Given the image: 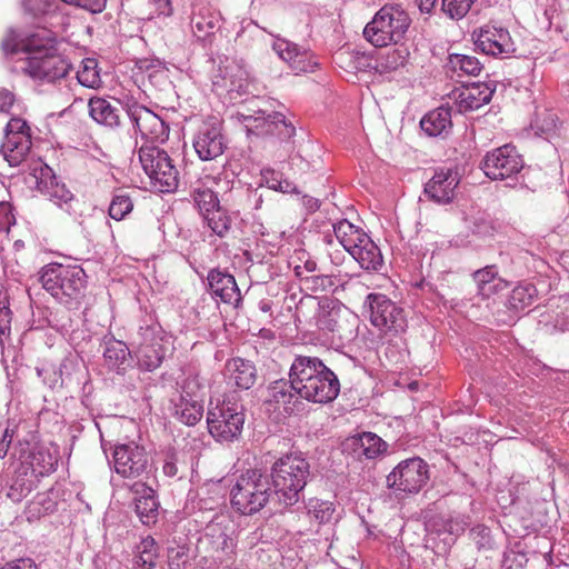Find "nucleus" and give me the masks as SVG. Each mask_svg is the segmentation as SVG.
<instances>
[{"mask_svg": "<svg viewBox=\"0 0 569 569\" xmlns=\"http://www.w3.org/2000/svg\"><path fill=\"white\" fill-rule=\"evenodd\" d=\"M290 378L298 395L308 401L328 403L340 391L337 376L319 358H296L290 368Z\"/></svg>", "mask_w": 569, "mask_h": 569, "instance_id": "obj_1", "label": "nucleus"}, {"mask_svg": "<svg viewBox=\"0 0 569 569\" xmlns=\"http://www.w3.org/2000/svg\"><path fill=\"white\" fill-rule=\"evenodd\" d=\"M310 477V465L300 455H286L271 468L273 492L286 506H292L300 499Z\"/></svg>", "mask_w": 569, "mask_h": 569, "instance_id": "obj_2", "label": "nucleus"}, {"mask_svg": "<svg viewBox=\"0 0 569 569\" xmlns=\"http://www.w3.org/2000/svg\"><path fill=\"white\" fill-rule=\"evenodd\" d=\"M40 281L46 291L63 302H79L87 288V274L77 264L49 263L41 269Z\"/></svg>", "mask_w": 569, "mask_h": 569, "instance_id": "obj_3", "label": "nucleus"}, {"mask_svg": "<svg viewBox=\"0 0 569 569\" xmlns=\"http://www.w3.org/2000/svg\"><path fill=\"white\" fill-rule=\"evenodd\" d=\"M366 303L370 310V322L383 335L382 339L392 337L387 340V343H391L396 349L386 352L400 353V347L405 345L401 335L407 329V317L403 309L381 293H369Z\"/></svg>", "mask_w": 569, "mask_h": 569, "instance_id": "obj_4", "label": "nucleus"}, {"mask_svg": "<svg viewBox=\"0 0 569 569\" xmlns=\"http://www.w3.org/2000/svg\"><path fill=\"white\" fill-rule=\"evenodd\" d=\"M272 492L269 477L258 469H249L231 488V505L242 515H253L266 507Z\"/></svg>", "mask_w": 569, "mask_h": 569, "instance_id": "obj_5", "label": "nucleus"}, {"mask_svg": "<svg viewBox=\"0 0 569 569\" xmlns=\"http://www.w3.org/2000/svg\"><path fill=\"white\" fill-rule=\"evenodd\" d=\"M409 14L400 7L383 6L363 29V37L375 47L397 44L410 26Z\"/></svg>", "mask_w": 569, "mask_h": 569, "instance_id": "obj_6", "label": "nucleus"}, {"mask_svg": "<svg viewBox=\"0 0 569 569\" xmlns=\"http://www.w3.org/2000/svg\"><path fill=\"white\" fill-rule=\"evenodd\" d=\"M139 160L151 186L160 192L174 191L179 184V171L169 154L154 144L139 149Z\"/></svg>", "mask_w": 569, "mask_h": 569, "instance_id": "obj_7", "label": "nucleus"}, {"mask_svg": "<svg viewBox=\"0 0 569 569\" xmlns=\"http://www.w3.org/2000/svg\"><path fill=\"white\" fill-rule=\"evenodd\" d=\"M46 37L50 40L48 49L34 50L30 57H27L22 71L33 80L52 82L66 77L71 66L58 53L53 33L48 30Z\"/></svg>", "mask_w": 569, "mask_h": 569, "instance_id": "obj_8", "label": "nucleus"}, {"mask_svg": "<svg viewBox=\"0 0 569 569\" xmlns=\"http://www.w3.org/2000/svg\"><path fill=\"white\" fill-rule=\"evenodd\" d=\"M207 423L210 435L220 442L236 439L243 428L244 413L242 405L231 399L209 409Z\"/></svg>", "mask_w": 569, "mask_h": 569, "instance_id": "obj_9", "label": "nucleus"}, {"mask_svg": "<svg viewBox=\"0 0 569 569\" xmlns=\"http://www.w3.org/2000/svg\"><path fill=\"white\" fill-rule=\"evenodd\" d=\"M242 124L249 136L277 137L280 140H288L295 136L296 129L291 122L280 112L266 114L262 110L253 113H240Z\"/></svg>", "mask_w": 569, "mask_h": 569, "instance_id": "obj_10", "label": "nucleus"}, {"mask_svg": "<svg viewBox=\"0 0 569 569\" xmlns=\"http://www.w3.org/2000/svg\"><path fill=\"white\" fill-rule=\"evenodd\" d=\"M428 480V465L419 457L402 460L387 477L389 488L405 493H417Z\"/></svg>", "mask_w": 569, "mask_h": 569, "instance_id": "obj_11", "label": "nucleus"}, {"mask_svg": "<svg viewBox=\"0 0 569 569\" xmlns=\"http://www.w3.org/2000/svg\"><path fill=\"white\" fill-rule=\"evenodd\" d=\"M32 146L30 128L23 119L12 118L6 127L0 151L11 167L21 164Z\"/></svg>", "mask_w": 569, "mask_h": 569, "instance_id": "obj_12", "label": "nucleus"}, {"mask_svg": "<svg viewBox=\"0 0 569 569\" xmlns=\"http://www.w3.org/2000/svg\"><path fill=\"white\" fill-rule=\"evenodd\" d=\"M114 471L123 478H139L148 473V453L134 441L117 443L112 452Z\"/></svg>", "mask_w": 569, "mask_h": 569, "instance_id": "obj_13", "label": "nucleus"}, {"mask_svg": "<svg viewBox=\"0 0 569 569\" xmlns=\"http://www.w3.org/2000/svg\"><path fill=\"white\" fill-rule=\"evenodd\" d=\"M192 144L196 153L203 161L220 157L226 149L222 122L216 117L202 121L194 133Z\"/></svg>", "mask_w": 569, "mask_h": 569, "instance_id": "obj_14", "label": "nucleus"}, {"mask_svg": "<svg viewBox=\"0 0 569 569\" xmlns=\"http://www.w3.org/2000/svg\"><path fill=\"white\" fill-rule=\"evenodd\" d=\"M522 167L523 161L516 147L505 144L488 152L481 168L491 180H503L518 173Z\"/></svg>", "mask_w": 569, "mask_h": 569, "instance_id": "obj_15", "label": "nucleus"}, {"mask_svg": "<svg viewBox=\"0 0 569 569\" xmlns=\"http://www.w3.org/2000/svg\"><path fill=\"white\" fill-rule=\"evenodd\" d=\"M201 548L220 565L232 561L236 543L226 527L220 523H210L199 539Z\"/></svg>", "mask_w": 569, "mask_h": 569, "instance_id": "obj_16", "label": "nucleus"}, {"mask_svg": "<svg viewBox=\"0 0 569 569\" xmlns=\"http://www.w3.org/2000/svg\"><path fill=\"white\" fill-rule=\"evenodd\" d=\"M292 379L290 382L279 380L273 382L268 389V396L264 400L268 412H277L281 416H290L303 410L305 403L297 392Z\"/></svg>", "mask_w": 569, "mask_h": 569, "instance_id": "obj_17", "label": "nucleus"}, {"mask_svg": "<svg viewBox=\"0 0 569 569\" xmlns=\"http://www.w3.org/2000/svg\"><path fill=\"white\" fill-rule=\"evenodd\" d=\"M48 30L40 29L33 32H23L17 29H8L0 41V48L7 56L23 53L30 57L34 50L48 49L50 40L46 37Z\"/></svg>", "mask_w": 569, "mask_h": 569, "instance_id": "obj_18", "label": "nucleus"}, {"mask_svg": "<svg viewBox=\"0 0 569 569\" xmlns=\"http://www.w3.org/2000/svg\"><path fill=\"white\" fill-rule=\"evenodd\" d=\"M129 117L141 138L153 142H164L169 130L163 120L150 109L134 104L129 108Z\"/></svg>", "mask_w": 569, "mask_h": 569, "instance_id": "obj_19", "label": "nucleus"}, {"mask_svg": "<svg viewBox=\"0 0 569 569\" xmlns=\"http://www.w3.org/2000/svg\"><path fill=\"white\" fill-rule=\"evenodd\" d=\"M472 37L478 49L492 57L507 56L515 52V43L507 29L486 24Z\"/></svg>", "mask_w": 569, "mask_h": 569, "instance_id": "obj_20", "label": "nucleus"}, {"mask_svg": "<svg viewBox=\"0 0 569 569\" xmlns=\"http://www.w3.org/2000/svg\"><path fill=\"white\" fill-rule=\"evenodd\" d=\"M277 54L296 72H313L318 61L309 50L286 39H277L273 43Z\"/></svg>", "mask_w": 569, "mask_h": 569, "instance_id": "obj_21", "label": "nucleus"}, {"mask_svg": "<svg viewBox=\"0 0 569 569\" xmlns=\"http://www.w3.org/2000/svg\"><path fill=\"white\" fill-rule=\"evenodd\" d=\"M459 182L460 176L457 170L441 169L426 184L425 192L438 203H449L456 196Z\"/></svg>", "mask_w": 569, "mask_h": 569, "instance_id": "obj_22", "label": "nucleus"}, {"mask_svg": "<svg viewBox=\"0 0 569 569\" xmlns=\"http://www.w3.org/2000/svg\"><path fill=\"white\" fill-rule=\"evenodd\" d=\"M493 91L486 83L456 88L451 92L459 112L472 111L490 102Z\"/></svg>", "mask_w": 569, "mask_h": 569, "instance_id": "obj_23", "label": "nucleus"}, {"mask_svg": "<svg viewBox=\"0 0 569 569\" xmlns=\"http://www.w3.org/2000/svg\"><path fill=\"white\" fill-rule=\"evenodd\" d=\"M134 495V511L140 521L150 526L156 523L159 515V502L154 490L142 481H137L130 487Z\"/></svg>", "mask_w": 569, "mask_h": 569, "instance_id": "obj_24", "label": "nucleus"}, {"mask_svg": "<svg viewBox=\"0 0 569 569\" xmlns=\"http://www.w3.org/2000/svg\"><path fill=\"white\" fill-rule=\"evenodd\" d=\"M317 306L319 307L317 326L321 330L341 332L347 329L350 318L355 320V316L347 308L332 301L317 302Z\"/></svg>", "mask_w": 569, "mask_h": 569, "instance_id": "obj_25", "label": "nucleus"}, {"mask_svg": "<svg viewBox=\"0 0 569 569\" xmlns=\"http://www.w3.org/2000/svg\"><path fill=\"white\" fill-rule=\"evenodd\" d=\"M208 283L212 295L219 297L224 303H238L241 300L233 276L220 270H211L208 274Z\"/></svg>", "mask_w": 569, "mask_h": 569, "instance_id": "obj_26", "label": "nucleus"}, {"mask_svg": "<svg viewBox=\"0 0 569 569\" xmlns=\"http://www.w3.org/2000/svg\"><path fill=\"white\" fill-rule=\"evenodd\" d=\"M345 449L352 450L357 457L365 456L367 459H375L386 450V442L376 433L363 432L348 438Z\"/></svg>", "mask_w": 569, "mask_h": 569, "instance_id": "obj_27", "label": "nucleus"}, {"mask_svg": "<svg viewBox=\"0 0 569 569\" xmlns=\"http://www.w3.org/2000/svg\"><path fill=\"white\" fill-rule=\"evenodd\" d=\"M230 381L241 389H250L257 381L258 372L248 358H230L226 363Z\"/></svg>", "mask_w": 569, "mask_h": 569, "instance_id": "obj_28", "label": "nucleus"}, {"mask_svg": "<svg viewBox=\"0 0 569 569\" xmlns=\"http://www.w3.org/2000/svg\"><path fill=\"white\" fill-rule=\"evenodd\" d=\"M472 279L477 284V292L482 299H489L508 287V282L498 276L496 266H486L476 270L472 273Z\"/></svg>", "mask_w": 569, "mask_h": 569, "instance_id": "obj_29", "label": "nucleus"}, {"mask_svg": "<svg viewBox=\"0 0 569 569\" xmlns=\"http://www.w3.org/2000/svg\"><path fill=\"white\" fill-rule=\"evenodd\" d=\"M350 254L365 270L378 271L383 266L382 253L369 236Z\"/></svg>", "mask_w": 569, "mask_h": 569, "instance_id": "obj_30", "label": "nucleus"}, {"mask_svg": "<svg viewBox=\"0 0 569 569\" xmlns=\"http://www.w3.org/2000/svg\"><path fill=\"white\" fill-rule=\"evenodd\" d=\"M134 13L146 21L169 18L173 14L172 0H136Z\"/></svg>", "mask_w": 569, "mask_h": 569, "instance_id": "obj_31", "label": "nucleus"}, {"mask_svg": "<svg viewBox=\"0 0 569 569\" xmlns=\"http://www.w3.org/2000/svg\"><path fill=\"white\" fill-rule=\"evenodd\" d=\"M451 126V112L446 107H439L428 112L420 121L421 129L430 137L447 133Z\"/></svg>", "mask_w": 569, "mask_h": 569, "instance_id": "obj_32", "label": "nucleus"}, {"mask_svg": "<svg viewBox=\"0 0 569 569\" xmlns=\"http://www.w3.org/2000/svg\"><path fill=\"white\" fill-rule=\"evenodd\" d=\"M333 232L345 250L351 253L368 237L365 230L343 219L333 224Z\"/></svg>", "mask_w": 569, "mask_h": 569, "instance_id": "obj_33", "label": "nucleus"}, {"mask_svg": "<svg viewBox=\"0 0 569 569\" xmlns=\"http://www.w3.org/2000/svg\"><path fill=\"white\" fill-rule=\"evenodd\" d=\"M39 190L46 194L54 204L69 211L71 202L74 201L73 193L64 183L59 182L56 177H50L49 181L41 180L38 183Z\"/></svg>", "mask_w": 569, "mask_h": 569, "instance_id": "obj_34", "label": "nucleus"}, {"mask_svg": "<svg viewBox=\"0 0 569 569\" xmlns=\"http://www.w3.org/2000/svg\"><path fill=\"white\" fill-rule=\"evenodd\" d=\"M89 114L98 123L107 127H116L120 122L118 109L108 100L99 97L89 99Z\"/></svg>", "mask_w": 569, "mask_h": 569, "instance_id": "obj_35", "label": "nucleus"}, {"mask_svg": "<svg viewBox=\"0 0 569 569\" xmlns=\"http://www.w3.org/2000/svg\"><path fill=\"white\" fill-rule=\"evenodd\" d=\"M409 58V50L405 44H395L393 48L379 54L375 69L380 73H387L403 67Z\"/></svg>", "mask_w": 569, "mask_h": 569, "instance_id": "obj_36", "label": "nucleus"}, {"mask_svg": "<svg viewBox=\"0 0 569 569\" xmlns=\"http://www.w3.org/2000/svg\"><path fill=\"white\" fill-rule=\"evenodd\" d=\"M136 191L124 188L117 189L111 198L108 213L116 221L124 220L133 210Z\"/></svg>", "mask_w": 569, "mask_h": 569, "instance_id": "obj_37", "label": "nucleus"}, {"mask_svg": "<svg viewBox=\"0 0 569 569\" xmlns=\"http://www.w3.org/2000/svg\"><path fill=\"white\" fill-rule=\"evenodd\" d=\"M333 58L341 69L352 74L371 68V59L363 52L340 49Z\"/></svg>", "mask_w": 569, "mask_h": 569, "instance_id": "obj_38", "label": "nucleus"}, {"mask_svg": "<svg viewBox=\"0 0 569 569\" xmlns=\"http://www.w3.org/2000/svg\"><path fill=\"white\" fill-rule=\"evenodd\" d=\"M446 68L452 76L461 78L463 76H478L482 70V64L473 56L452 53L448 58Z\"/></svg>", "mask_w": 569, "mask_h": 569, "instance_id": "obj_39", "label": "nucleus"}, {"mask_svg": "<svg viewBox=\"0 0 569 569\" xmlns=\"http://www.w3.org/2000/svg\"><path fill=\"white\" fill-rule=\"evenodd\" d=\"M158 547L151 536H147L136 546L132 569H154Z\"/></svg>", "mask_w": 569, "mask_h": 569, "instance_id": "obj_40", "label": "nucleus"}, {"mask_svg": "<svg viewBox=\"0 0 569 569\" xmlns=\"http://www.w3.org/2000/svg\"><path fill=\"white\" fill-rule=\"evenodd\" d=\"M176 416L187 426L197 425L203 415V399H179L176 403Z\"/></svg>", "mask_w": 569, "mask_h": 569, "instance_id": "obj_41", "label": "nucleus"}, {"mask_svg": "<svg viewBox=\"0 0 569 569\" xmlns=\"http://www.w3.org/2000/svg\"><path fill=\"white\" fill-rule=\"evenodd\" d=\"M537 290L532 284H520L512 289L508 298V308L516 312L531 306L536 299Z\"/></svg>", "mask_w": 569, "mask_h": 569, "instance_id": "obj_42", "label": "nucleus"}, {"mask_svg": "<svg viewBox=\"0 0 569 569\" xmlns=\"http://www.w3.org/2000/svg\"><path fill=\"white\" fill-rule=\"evenodd\" d=\"M193 202L201 216L217 209L220 206L219 199L210 188L199 184L191 192Z\"/></svg>", "mask_w": 569, "mask_h": 569, "instance_id": "obj_43", "label": "nucleus"}, {"mask_svg": "<svg viewBox=\"0 0 569 569\" xmlns=\"http://www.w3.org/2000/svg\"><path fill=\"white\" fill-rule=\"evenodd\" d=\"M531 126L533 129H536L538 134L546 136V138H548L557 130L558 117L552 110L546 108H537Z\"/></svg>", "mask_w": 569, "mask_h": 569, "instance_id": "obj_44", "label": "nucleus"}, {"mask_svg": "<svg viewBox=\"0 0 569 569\" xmlns=\"http://www.w3.org/2000/svg\"><path fill=\"white\" fill-rule=\"evenodd\" d=\"M307 515L319 525H327L332 520L335 506L330 501L310 499L306 506Z\"/></svg>", "mask_w": 569, "mask_h": 569, "instance_id": "obj_45", "label": "nucleus"}, {"mask_svg": "<svg viewBox=\"0 0 569 569\" xmlns=\"http://www.w3.org/2000/svg\"><path fill=\"white\" fill-rule=\"evenodd\" d=\"M97 68L98 62L96 59H84L81 62V68L77 71L79 83L87 88H98L101 83V78Z\"/></svg>", "mask_w": 569, "mask_h": 569, "instance_id": "obj_46", "label": "nucleus"}, {"mask_svg": "<svg viewBox=\"0 0 569 569\" xmlns=\"http://www.w3.org/2000/svg\"><path fill=\"white\" fill-rule=\"evenodd\" d=\"M202 217L207 221L208 227L220 237L230 228V218L220 206L217 209L204 213Z\"/></svg>", "mask_w": 569, "mask_h": 569, "instance_id": "obj_47", "label": "nucleus"}, {"mask_svg": "<svg viewBox=\"0 0 569 569\" xmlns=\"http://www.w3.org/2000/svg\"><path fill=\"white\" fill-rule=\"evenodd\" d=\"M12 317L9 295L2 283H0V338L10 336Z\"/></svg>", "mask_w": 569, "mask_h": 569, "instance_id": "obj_48", "label": "nucleus"}, {"mask_svg": "<svg viewBox=\"0 0 569 569\" xmlns=\"http://www.w3.org/2000/svg\"><path fill=\"white\" fill-rule=\"evenodd\" d=\"M32 489V480L28 479L24 475H18L12 479L7 497L13 502H20Z\"/></svg>", "mask_w": 569, "mask_h": 569, "instance_id": "obj_49", "label": "nucleus"}, {"mask_svg": "<svg viewBox=\"0 0 569 569\" xmlns=\"http://www.w3.org/2000/svg\"><path fill=\"white\" fill-rule=\"evenodd\" d=\"M57 509V502L51 499L48 492L37 495L36 499L28 507V512L32 517L40 518L41 516L52 513Z\"/></svg>", "mask_w": 569, "mask_h": 569, "instance_id": "obj_50", "label": "nucleus"}, {"mask_svg": "<svg viewBox=\"0 0 569 569\" xmlns=\"http://www.w3.org/2000/svg\"><path fill=\"white\" fill-rule=\"evenodd\" d=\"M58 459L48 450H39L32 456L31 465L33 469L38 468L41 476L49 475L56 470Z\"/></svg>", "mask_w": 569, "mask_h": 569, "instance_id": "obj_51", "label": "nucleus"}, {"mask_svg": "<svg viewBox=\"0 0 569 569\" xmlns=\"http://www.w3.org/2000/svg\"><path fill=\"white\" fill-rule=\"evenodd\" d=\"M191 558V549L186 545H177L174 547H170L168 550V562L170 569H180V567L188 565Z\"/></svg>", "mask_w": 569, "mask_h": 569, "instance_id": "obj_52", "label": "nucleus"}, {"mask_svg": "<svg viewBox=\"0 0 569 569\" xmlns=\"http://www.w3.org/2000/svg\"><path fill=\"white\" fill-rule=\"evenodd\" d=\"M475 0H442V11L451 19H461L470 10Z\"/></svg>", "mask_w": 569, "mask_h": 569, "instance_id": "obj_53", "label": "nucleus"}, {"mask_svg": "<svg viewBox=\"0 0 569 569\" xmlns=\"http://www.w3.org/2000/svg\"><path fill=\"white\" fill-rule=\"evenodd\" d=\"M203 388L204 386L198 376H189L181 383L180 399L184 400V396L188 399H202Z\"/></svg>", "mask_w": 569, "mask_h": 569, "instance_id": "obj_54", "label": "nucleus"}, {"mask_svg": "<svg viewBox=\"0 0 569 569\" xmlns=\"http://www.w3.org/2000/svg\"><path fill=\"white\" fill-rule=\"evenodd\" d=\"M253 347L257 353L273 351L277 345V338L271 330L262 329L259 336L253 339Z\"/></svg>", "mask_w": 569, "mask_h": 569, "instance_id": "obj_55", "label": "nucleus"}, {"mask_svg": "<svg viewBox=\"0 0 569 569\" xmlns=\"http://www.w3.org/2000/svg\"><path fill=\"white\" fill-rule=\"evenodd\" d=\"M307 290L318 292L326 291L328 288L333 286V281L329 276L325 274H309L300 281Z\"/></svg>", "mask_w": 569, "mask_h": 569, "instance_id": "obj_56", "label": "nucleus"}, {"mask_svg": "<svg viewBox=\"0 0 569 569\" xmlns=\"http://www.w3.org/2000/svg\"><path fill=\"white\" fill-rule=\"evenodd\" d=\"M112 362V366H117V370L119 373L121 372L120 365H122L126 360L134 361L137 360V366L142 370L151 371L158 368L161 363L162 358H147L141 360L140 358H109Z\"/></svg>", "mask_w": 569, "mask_h": 569, "instance_id": "obj_57", "label": "nucleus"}, {"mask_svg": "<svg viewBox=\"0 0 569 569\" xmlns=\"http://www.w3.org/2000/svg\"><path fill=\"white\" fill-rule=\"evenodd\" d=\"M449 519L450 517L442 515L432 516L426 521V529L438 535L447 533Z\"/></svg>", "mask_w": 569, "mask_h": 569, "instance_id": "obj_58", "label": "nucleus"}, {"mask_svg": "<svg viewBox=\"0 0 569 569\" xmlns=\"http://www.w3.org/2000/svg\"><path fill=\"white\" fill-rule=\"evenodd\" d=\"M469 535L479 548L485 547L489 543L490 530L488 527L483 525H478L471 528Z\"/></svg>", "mask_w": 569, "mask_h": 569, "instance_id": "obj_59", "label": "nucleus"}, {"mask_svg": "<svg viewBox=\"0 0 569 569\" xmlns=\"http://www.w3.org/2000/svg\"><path fill=\"white\" fill-rule=\"evenodd\" d=\"M317 269V262L310 258H307L303 263L296 264L293 268L295 274L300 279H305L309 274H312Z\"/></svg>", "mask_w": 569, "mask_h": 569, "instance_id": "obj_60", "label": "nucleus"}, {"mask_svg": "<svg viewBox=\"0 0 569 569\" xmlns=\"http://www.w3.org/2000/svg\"><path fill=\"white\" fill-rule=\"evenodd\" d=\"M468 525L469 522L465 517H450L447 533L450 536H458L466 530Z\"/></svg>", "mask_w": 569, "mask_h": 569, "instance_id": "obj_61", "label": "nucleus"}, {"mask_svg": "<svg viewBox=\"0 0 569 569\" xmlns=\"http://www.w3.org/2000/svg\"><path fill=\"white\" fill-rule=\"evenodd\" d=\"M14 217L8 202H0V229H8L13 223Z\"/></svg>", "mask_w": 569, "mask_h": 569, "instance_id": "obj_62", "label": "nucleus"}, {"mask_svg": "<svg viewBox=\"0 0 569 569\" xmlns=\"http://www.w3.org/2000/svg\"><path fill=\"white\" fill-rule=\"evenodd\" d=\"M1 569H39L31 558H20L7 562Z\"/></svg>", "mask_w": 569, "mask_h": 569, "instance_id": "obj_63", "label": "nucleus"}, {"mask_svg": "<svg viewBox=\"0 0 569 569\" xmlns=\"http://www.w3.org/2000/svg\"><path fill=\"white\" fill-rule=\"evenodd\" d=\"M162 470L163 473L170 478L176 477L178 475V466L174 455L167 456L162 466Z\"/></svg>", "mask_w": 569, "mask_h": 569, "instance_id": "obj_64", "label": "nucleus"}]
</instances>
